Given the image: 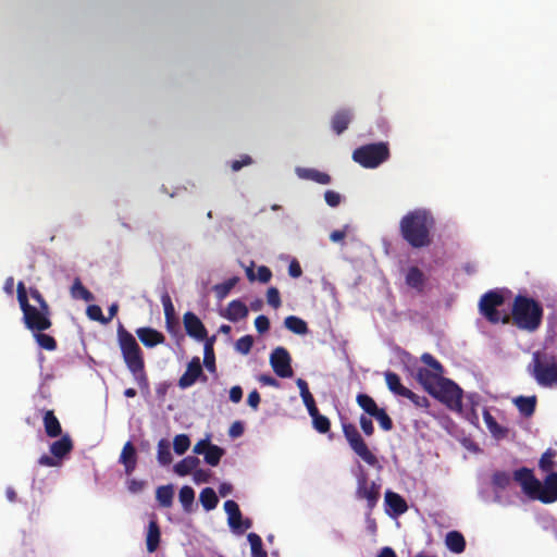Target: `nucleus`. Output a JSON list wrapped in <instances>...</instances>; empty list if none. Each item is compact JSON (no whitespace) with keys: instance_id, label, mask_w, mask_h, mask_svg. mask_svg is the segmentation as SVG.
Wrapping results in <instances>:
<instances>
[{"instance_id":"1","label":"nucleus","mask_w":557,"mask_h":557,"mask_svg":"<svg viewBox=\"0 0 557 557\" xmlns=\"http://www.w3.org/2000/svg\"><path fill=\"white\" fill-rule=\"evenodd\" d=\"M435 219L425 209H414L406 213L399 222L403 239L412 248L429 247L433 242Z\"/></svg>"},{"instance_id":"2","label":"nucleus","mask_w":557,"mask_h":557,"mask_svg":"<svg viewBox=\"0 0 557 557\" xmlns=\"http://www.w3.org/2000/svg\"><path fill=\"white\" fill-rule=\"evenodd\" d=\"M117 341L124 362L141 389L149 387L143 351L135 337L120 324Z\"/></svg>"},{"instance_id":"3","label":"nucleus","mask_w":557,"mask_h":557,"mask_svg":"<svg viewBox=\"0 0 557 557\" xmlns=\"http://www.w3.org/2000/svg\"><path fill=\"white\" fill-rule=\"evenodd\" d=\"M543 307L535 299L517 295L513 299L511 317L513 324L524 331H536L543 320Z\"/></svg>"},{"instance_id":"4","label":"nucleus","mask_w":557,"mask_h":557,"mask_svg":"<svg viewBox=\"0 0 557 557\" xmlns=\"http://www.w3.org/2000/svg\"><path fill=\"white\" fill-rule=\"evenodd\" d=\"M528 369L541 386L550 387L557 384V358L554 354L545 350L533 352Z\"/></svg>"},{"instance_id":"5","label":"nucleus","mask_w":557,"mask_h":557,"mask_svg":"<svg viewBox=\"0 0 557 557\" xmlns=\"http://www.w3.org/2000/svg\"><path fill=\"white\" fill-rule=\"evenodd\" d=\"M387 143L380 141L358 147L352 152V160L366 169H375L389 159Z\"/></svg>"},{"instance_id":"6","label":"nucleus","mask_w":557,"mask_h":557,"mask_svg":"<svg viewBox=\"0 0 557 557\" xmlns=\"http://www.w3.org/2000/svg\"><path fill=\"white\" fill-rule=\"evenodd\" d=\"M505 304L504 295L497 290L492 289L483 294L479 301V311L490 323L508 324L510 315L502 312L498 308Z\"/></svg>"},{"instance_id":"7","label":"nucleus","mask_w":557,"mask_h":557,"mask_svg":"<svg viewBox=\"0 0 557 557\" xmlns=\"http://www.w3.org/2000/svg\"><path fill=\"white\" fill-rule=\"evenodd\" d=\"M342 429L352 451L369 466H379L376 456L369 449L356 425L350 422H342Z\"/></svg>"},{"instance_id":"8","label":"nucleus","mask_w":557,"mask_h":557,"mask_svg":"<svg viewBox=\"0 0 557 557\" xmlns=\"http://www.w3.org/2000/svg\"><path fill=\"white\" fill-rule=\"evenodd\" d=\"M430 395L445 404L451 410H460L462 406V389L450 379H441Z\"/></svg>"},{"instance_id":"9","label":"nucleus","mask_w":557,"mask_h":557,"mask_svg":"<svg viewBox=\"0 0 557 557\" xmlns=\"http://www.w3.org/2000/svg\"><path fill=\"white\" fill-rule=\"evenodd\" d=\"M50 315V308H37L33 306L28 310L23 312V322L25 324V327L32 331L33 333L45 332L49 330L52 325Z\"/></svg>"},{"instance_id":"10","label":"nucleus","mask_w":557,"mask_h":557,"mask_svg":"<svg viewBox=\"0 0 557 557\" xmlns=\"http://www.w3.org/2000/svg\"><path fill=\"white\" fill-rule=\"evenodd\" d=\"M380 485L369 481L366 473H361L357 479L356 497L367 500L369 515L377 505L380 499Z\"/></svg>"},{"instance_id":"11","label":"nucleus","mask_w":557,"mask_h":557,"mask_svg":"<svg viewBox=\"0 0 557 557\" xmlns=\"http://www.w3.org/2000/svg\"><path fill=\"white\" fill-rule=\"evenodd\" d=\"M270 364L280 377H292L294 374L290 355L284 347L278 346L273 349L270 355Z\"/></svg>"},{"instance_id":"12","label":"nucleus","mask_w":557,"mask_h":557,"mask_svg":"<svg viewBox=\"0 0 557 557\" xmlns=\"http://www.w3.org/2000/svg\"><path fill=\"white\" fill-rule=\"evenodd\" d=\"M513 480L520 484L522 491L530 498L534 499L536 492L541 487V482L534 476L529 468H520L513 472Z\"/></svg>"},{"instance_id":"13","label":"nucleus","mask_w":557,"mask_h":557,"mask_svg":"<svg viewBox=\"0 0 557 557\" xmlns=\"http://www.w3.org/2000/svg\"><path fill=\"white\" fill-rule=\"evenodd\" d=\"M201 379L207 381V376L203 374L201 362L199 357H194L187 364L186 371L178 380V386L182 389L193 386L197 380Z\"/></svg>"},{"instance_id":"14","label":"nucleus","mask_w":557,"mask_h":557,"mask_svg":"<svg viewBox=\"0 0 557 557\" xmlns=\"http://www.w3.org/2000/svg\"><path fill=\"white\" fill-rule=\"evenodd\" d=\"M534 499H539L544 504H552L557 500V472H550L545 478Z\"/></svg>"},{"instance_id":"15","label":"nucleus","mask_w":557,"mask_h":557,"mask_svg":"<svg viewBox=\"0 0 557 557\" xmlns=\"http://www.w3.org/2000/svg\"><path fill=\"white\" fill-rule=\"evenodd\" d=\"M186 333L197 341H207L208 332L201 320L194 312H186L183 317Z\"/></svg>"},{"instance_id":"16","label":"nucleus","mask_w":557,"mask_h":557,"mask_svg":"<svg viewBox=\"0 0 557 557\" xmlns=\"http://www.w3.org/2000/svg\"><path fill=\"white\" fill-rule=\"evenodd\" d=\"M136 335L144 346L152 348L160 344H163L165 341L164 335L157 331L156 329L145 326L136 330Z\"/></svg>"},{"instance_id":"17","label":"nucleus","mask_w":557,"mask_h":557,"mask_svg":"<svg viewBox=\"0 0 557 557\" xmlns=\"http://www.w3.org/2000/svg\"><path fill=\"white\" fill-rule=\"evenodd\" d=\"M385 504L391 516H400L408 510L406 500L399 494L392 491L385 493Z\"/></svg>"},{"instance_id":"18","label":"nucleus","mask_w":557,"mask_h":557,"mask_svg":"<svg viewBox=\"0 0 557 557\" xmlns=\"http://www.w3.org/2000/svg\"><path fill=\"white\" fill-rule=\"evenodd\" d=\"M119 461L124 466L127 475L132 474L136 469L137 454L132 442L128 441L124 444Z\"/></svg>"},{"instance_id":"19","label":"nucleus","mask_w":557,"mask_h":557,"mask_svg":"<svg viewBox=\"0 0 557 557\" xmlns=\"http://www.w3.org/2000/svg\"><path fill=\"white\" fill-rule=\"evenodd\" d=\"M60 436L61 438L54 441L50 445L49 450L51 455H53L61 461L65 456H67L73 450L74 444L70 434H64Z\"/></svg>"},{"instance_id":"20","label":"nucleus","mask_w":557,"mask_h":557,"mask_svg":"<svg viewBox=\"0 0 557 557\" xmlns=\"http://www.w3.org/2000/svg\"><path fill=\"white\" fill-rule=\"evenodd\" d=\"M42 423L46 435L55 438L62 435V426L53 410H44Z\"/></svg>"},{"instance_id":"21","label":"nucleus","mask_w":557,"mask_h":557,"mask_svg":"<svg viewBox=\"0 0 557 557\" xmlns=\"http://www.w3.org/2000/svg\"><path fill=\"white\" fill-rule=\"evenodd\" d=\"M416 379L430 394V392H432V389L437 385V382H440L441 379H444V376L429 370L428 368H419Z\"/></svg>"},{"instance_id":"22","label":"nucleus","mask_w":557,"mask_h":557,"mask_svg":"<svg viewBox=\"0 0 557 557\" xmlns=\"http://www.w3.org/2000/svg\"><path fill=\"white\" fill-rule=\"evenodd\" d=\"M248 312L249 311L247 306L243 301L236 299L232 300L227 305V308L225 309V312L222 315L232 322H237L239 320L247 318Z\"/></svg>"},{"instance_id":"23","label":"nucleus","mask_w":557,"mask_h":557,"mask_svg":"<svg viewBox=\"0 0 557 557\" xmlns=\"http://www.w3.org/2000/svg\"><path fill=\"white\" fill-rule=\"evenodd\" d=\"M512 403L515 404L521 416H523L524 418H530L535 412L537 397L536 395L518 396L513 398Z\"/></svg>"},{"instance_id":"24","label":"nucleus","mask_w":557,"mask_h":557,"mask_svg":"<svg viewBox=\"0 0 557 557\" xmlns=\"http://www.w3.org/2000/svg\"><path fill=\"white\" fill-rule=\"evenodd\" d=\"M161 531L158 524L156 516L149 521L147 535H146V546L149 553H153L157 550L160 544Z\"/></svg>"},{"instance_id":"25","label":"nucleus","mask_w":557,"mask_h":557,"mask_svg":"<svg viewBox=\"0 0 557 557\" xmlns=\"http://www.w3.org/2000/svg\"><path fill=\"white\" fill-rule=\"evenodd\" d=\"M425 275L418 267H410L406 273V284L416 289L418 293H422L425 286Z\"/></svg>"},{"instance_id":"26","label":"nucleus","mask_w":557,"mask_h":557,"mask_svg":"<svg viewBox=\"0 0 557 557\" xmlns=\"http://www.w3.org/2000/svg\"><path fill=\"white\" fill-rule=\"evenodd\" d=\"M224 510L227 513V522L232 530L240 529L242 511L235 500L228 499L224 503Z\"/></svg>"},{"instance_id":"27","label":"nucleus","mask_w":557,"mask_h":557,"mask_svg":"<svg viewBox=\"0 0 557 557\" xmlns=\"http://www.w3.org/2000/svg\"><path fill=\"white\" fill-rule=\"evenodd\" d=\"M483 420L492 436L496 440H503L508 435V429L498 424L492 413L485 409L483 411Z\"/></svg>"},{"instance_id":"28","label":"nucleus","mask_w":557,"mask_h":557,"mask_svg":"<svg viewBox=\"0 0 557 557\" xmlns=\"http://www.w3.org/2000/svg\"><path fill=\"white\" fill-rule=\"evenodd\" d=\"M446 547L454 554H461L466 549V540L461 532L449 531L445 536Z\"/></svg>"},{"instance_id":"29","label":"nucleus","mask_w":557,"mask_h":557,"mask_svg":"<svg viewBox=\"0 0 557 557\" xmlns=\"http://www.w3.org/2000/svg\"><path fill=\"white\" fill-rule=\"evenodd\" d=\"M351 121V113L349 110H339L337 111L331 121V126L334 133L341 135L344 133Z\"/></svg>"},{"instance_id":"30","label":"nucleus","mask_w":557,"mask_h":557,"mask_svg":"<svg viewBox=\"0 0 557 557\" xmlns=\"http://www.w3.org/2000/svg\"><path fill=\"white\" fill-rule=\"evenodd\" d=\"M385 383L388 387V389L394 393L395 395L405 397L409 388L405 387L401 382L400 377L397 373L392 371H386L384 374Z\"/></svg>"},{"instance_id":"31","label":"nucleus","mask_w":557,"mask_h":557,"mask_svg":"<svg viewBox=\"0 0 557 557\" xmlns=\"http://www.w3.org/2000/svg\"><path fill=\"white\" fill-rule=\"evenodd\" d=\"M200 463L199 458L195 456H187L174 466V471L180 476H186L190 474Z\"/></svg>"},{"instance_id":"32","label":"nucleus","mask_w":557,"mask_h":557,"mask_svg":"<svg viewBox=\"0 0 557 557\" xmlns=\"http://www.w3.org/2000/svg\"><path fill=\"white\" fill-rule=\"evenodd\" d=\"M296 384L299 388L302 401L308 410V413L313 412L318 409L315 400L309 391L308 383L304 379H297Z\"/></svg>"},{"instance_id":"33","label":"nucleus","mask_w":557,"mask_h":557,"mask_svg":"<svg viewBox=\"0 0 557 557\" xmlns=\"http://www.w3.org/2000/svg\"><path fill=\"white\" fill-rule=\"evenodd\" d=\"M174 490L171 484L161 485L156 491V498L163 508H170L173 504Z\"/></svg>"},{"instance_id":"34","label":"nucleus","mask_w":557,"mask_h":557,"mask_svg":"<svg viewBox=\"0 0 557 557\" xmlns=\"http://www.w3.org/2000/svg\"><path fill=\"white\" fill-rule=\"evenodd\" d=\"M284 325L287 330L298 335H305L309 331L306 321L296 315L286 317Z\"/></svg>"},{"instance_id":"35","label":"nucleus","mask_w":557,"mask_h":557,"mask_svg":"<svg viewBox=\"0 0 557 557\" xmlns=\"http://www.w3.org/2000/svg\"><path fill=\"white\" fill-rule=\"evenodd\" d=\"M356 401L358 406L370 417H373L380 409L375 400L368 394H358Z\"/></svg>"},{"instance_id":"36","label":"nucleus","mask_w":557,"mask_h":557,"mask_svg":"<svg viewBox=\"0 0 557 557\" xmlns=\"http://www.w3.org/2000/svg\"><path fill=\"white\" fill-rule=\"evenodd\" d=\"M309 416L312 418L313 429L321 433L325 434L331 430V421L327 417L320 413L319 409L310 412Z\"/></svg>"},{"instance_id":"37","label":"nucleus","mask_w":557,"mask_h":557,"mask_svg":"<svg viewBox=\"0 0 557 557\" xmlns=\"http://www.w3.org/2000/svg\"><path fill=\"white\" fill-rule=\"evenodd\" d=\"M199 500L207 511L213 510L219 503L216 493L211 487H206L201 491L199 495Z\"/></svg>"},{"instance_id":"38","label":"nucleus","mask_w":557,"mask_h":557,"mask_svg":"<svg viewBox=\"0 0 557 557\" xmlns=\"http://www.w3.org/2000/svg\"><path fill=\"white\" fill-rule=\"evenodd\" d=\"M224 454L225 451L222 447L210 443L203 454L205 461L211 467H216Z\"/></svg>"},{"instance_id":"39","label":"nucleus","mask_w":557,"mask_h":557,"mask_svg":"<svg viewBox=\"0 0 557 557\" xmlns=\"http://www.w3.org/2000/svg\"><path fill=\"white\" fill-rule=\"evenodd\" d=\"M157 459L162 466H169L172 462L171 445L168 440L159 441Z\"/></svg>"},{"instance_id":"40","label":"nucleus","mask_w":557,"mask_h":557,"mask_svg":"<svg viewBox=\"0 0 557 557\" xmlns=\"http://www.w3.org/2000/svg\"><path fill=\"white\" fill-rule=\"evenodd\" d=\"M214 342H215V336L213 335L210 338H207V341L205 343L203 363L209 371L215 370V357H214V350H213Z\"/></svg>"},{"instance_id":"41","label":"nucleus","mask_w":557,"mask_h":557,"mask_svg":"<svg viewBox=\"0 0 557 557\" xmlns=\"http://www.w3.org/2000/svg\"><path fill=\"white\" fill-rule=\"evenodd\" d=\"M247 540L250 544L251 557H268V553L263 548L262 540L257 533H249Z\"/></svg>"},{"instance_id":"42","label":"nucleus","mask_w":557,"mask_h":557,"mask_svg":"<svg viewBox=\"0 0 557 557\" xmlns=\"http://www.w3.org/2000/svg\"><path fill=\"white\" fill-rule=\"evenodd\" d=\"M300 176L307 180H311L313 182H317L319 184H330L331 183V176L327 173L320 172L314 169H304L301 170Z\"/></svg>"},{"instance_id":"43","label":"nucleus","mask_w":557,"mask_h":557,"mask_svg":"<svg viewBox=\"0 0 557 557\" xmlns=\"http://www.w3.org/2000/svg\"><path fill=\"white\" fill-rule=\"evenodd\" d=\"M34 337L36 343L45 350L53 351L57 349L58 344L54 337L44 332H35Z\"/></svg>"},{"instance_id":"44","label":"nucleus","mask_w":557,"mask_h":557,"mask_svg":"<svg viewBox=\"0 0 557 557\" xmlns=\"http://www.w3.org/2000/svg\"><path fill=\"white\" fill-rule=\"evenodd\" d=\"M180 502L184 508L185 511L189 512L191 510L194 500H195V492L194 490L185 485L180 490L178 494Z\"/></svg>"},{"instance_id":"45","label":"nucleus","mask_w":557,"mask_h":557,"mask_svg":"<svg viewBox=\"0 0 557 557\" xmlns=\"http://www.w3.org/2000/svg\"><path fill=\"white\" fill-rule=\"evenodd\" d=\"M238 277L234 276L226 281H224L221 284H216L214 286V292L218 296V298L223 299L225 298L230 292L234 288V286L237 284Z\"/></svg>"},{"instance_id":"46","label":"nucleus","mask_w":557,"mask_h":557,"mask_svg":"<svg viewBox=\"0 0 557 557\" xmlns=\"http://www.w3.org/2000/svg\"><path fill=\"white\" fill-rule=\"evenodd\" d=\"M161 302H162L163 309H164L166 327L170 329V323L172 321H174L175 310H174V306L172 304L171 297L169 296L168 293H164L161 296Z\"/></svg>"},{"instance_id":"47","label":"nucleus","mask_w":557,"mask_h":557,"mask_svg":"<svg viewBox=\"0 0 557 557\" xmlns=\"http://www.w3.org/2000/svg\"><path fill=\"white\" fill-rule=\"evenodd\" d=\"M190 446V440L186 434H178L174 437L173 447L177 455H183Z\"/></svg>"},{"instance_id":"48","label":"nucleus","mask_w":557,"mask_h":557,"mask_svg":"<svg viewBox=\"0 0 557 557\" xmlns=\"http://www.w3.org/2000/svg\"><path fill=\"white\" fill-rule=\"evenodd\" d=\"M253 337L245 335L238 338L235 343V349L242 355H248L253 346Z\"/></svg>"},{"instance_id":"49","label":"nucleus","mask_w":557,"mask_h":557,"mask_svg":"<svg viewBox=\"0 0 557 557\" xmlns=\"http://www.w3.org/2000/svg\"><path fill=\"white\" fill-rule=\"evenodd\" d=\"M556 457V450L548 448L542 456L539 461V467L542 471L548 472L552 470L554 466L553 459Z\"/></svg>"},{"instance_id":"50","label":"nucleus","mask_w":557,"mask_h":557,"mask_svg":"<svg viewBox=\"0 0 557 557\" xmlns=\"http://www.w3.org/2000/svg\"><path fill=\"white\" fill-rule=\"evenodd\" d=\"M421 361L429 367L428 368L429 370H432V371L436 372L437 374L443 375L444 367L431 354L424 352L421 356Z\"/></svg>"},{"instance_id":"51","label":"nucleus","mask_w":557,"mask_h":557,"mask_svg":"<svg viewBox=\"0 0 557 557\" xmlns=\"http://www.w3.org/2000/svg\"><path fill=\"white\" fill-rule=\"evenodd\" d=\"M16 292H17V300L20 304V308H21L22 312H25L33 306L28 301V293H27L25 284L23 282L17 283Z\"/></svg>"},{"instance_id":"52","label":"nucleus","mask_w":557,"mask_h":557,"mask_svg":"<svg viewBox=\"0 0 557 557\" xmlns=\"http://www.w3.org/2000/svg\"><path fill=\"white\" fill-rule=\"evenodd\" d=\"M372 418H374L379 422L380 426L384 431H391L394 426L393 420L383 408H380Z\"/></svg>"},{"instance_id":"53","label":"nucleus","mask_w":557,"mask_h":557,"mask_svg":"<svg viewBox=\"0 0 557 557\" xmlns=\"http://www.w3.org/2000/svg\"><path fill=\"white\" fill-rule=\"evenodd\" d=\"M72 294L74 297H79L86 301L92 299V294L82 284L79 278H76L72 286Z\"/></svg>"},{"instance_id":"54","label":"nucleus","mask_w":557,"mask_h":557,"mask_svg":"<svg viewBox=\"0 0 557 557\" xmlns=\"http://www.w3.org/2000/svg\"><path fill=\"white\" fill-rule=\"evenodd\" d=\"M86 313L90 320L101 322L102 324H107L109 319H107L101 308L98 305H90L87 307Z\"/></svg>"},{"instance_id":"55","label":"nucleus","mask_w":557,"mask_h":557,"mask_svg":"<svg viewBox=\"0 0 557 557\" xmlns=\"http://www.w3.org/2000/svg\"><path fill=\"white\" fill-rule=\"evenodd\" d=\"M511 481V476L506 471H497L493 474V484L499 488H506Z\"/></svg>"},{"instance_id":"56","label":"nucleus","mask_w":557,"mask_h":557,"mask_svg":"<svg viewBox=\"0 0 557 557\" xmlns=\"http://www.w3.org/2000/svg\"><path fill=\"white\" fill-rule=\"evenodd\" d=\"M267 302L274 309H278L282 305L280 292L276 287H270L267 292Z\"/></svg>"},{"instance_id":"57","label":"nucleus","mask_w":557,"mask_h":557,"mask_svg":"<svg viewBox=\"0 0 557 557\" xmlns=\"http://www.w3.org/2000/svg\"><path fill=\"white\" fill-rule=\"evenodd\" d=\"M405 398H408L409 400H411L419 408H428L429 407V399L425 396H419L410 389L405 395Z\"/></svg>"},{"instance_id":"58","label":"nucleus","mask_w":557,"mask_h":557,"mask_svg":"<svg viewBox=\"0 0 557 557\" xmlns=\"http://www.w3.org/2000/svg\"><path fill=\"white\" fill-rule=\"evenodd\" d=\"M359 422H360V428H361L362 432L367 436H372L374 433V425H373L371 418H369L364 414H361Z\"/></svg>"},{"instance_id":"59","label":"nucleus","mask_w":557,"mask_h":557,"mask_svg":"<svg viewBox=\"0 0 557 557\" xmlns=\"http://www.w3.org/2000/svg\"><path fill=\"white\" fill-rule=\"evenodd\" d=\"M255 326L258 333L263 334L270 329V320L267 315H258L255 320Z\"/></svg>"},{"instance_id":"60","label":"nucleus","mask_w":557,"mask_h":557,"mask_svg":"<svg viewBox=\"0 0 557 557\" xmlns=\"http://www.w3.org/2000/svg\"><path fill=\"white\" fill-rule=\"evenodd\" d=\"M324 199H325V202L330 206V207H337L341 201H342V196L334 191V190H326L325 194H324Z\"/></svg>"},{"instance_id":"61","label":"nucleus","mask_w":557,"mask_h":557,"mask_svg":"<svg viewBox=\"0 0 557 557\" xmlns=\"http://www.w3.org/2000/svg\"><path fill=\"white\" fill-rule=\"evenodd\" d=\"M29 296L37 302V308H50L42 294L35 287L29 288Z\"/></svg>"},{"instance_id":"62","label":"nucleus","mask_w":557,"mask_h":557,"mask_svg":"<svg viewBox=\"0 0 557 557\" xmlns=\"http://www.w3.org/2000/svg\"><path fill=\"white\" fill-rule=\"evenodd\" d=\"M272 277L271 270L265 265H260L258 268V274L256 275V280L261 283H268Z\"/></svg>"},{"instance_id":"63","label":"nucleus","mask_w":557,"mask_h":557,"mask_svg":"<svg viewBox=\"0 0 557 557\" xmlns=\"http://www.w3.org/2000/svg\"><path fill=\"white\" fill-rule=\"evenodd\" d=\"M146 482L137 479H131L127 481V488L131 493L136 494L145 488Z\"/></svg>"},{"instance_id":"64","label":"nucleus","mask_w":557,"mask_h":557,"mask_svg":"<svg viewBox=\"0 0 557 557\" xmlns=\"http://www.w3.org/2000/svg\"><path fill=\"white\" fill-rule=\"evenodd\" d=\"M38 463L40 466H45V467H58L61 465V461L58 458H55L53 455H51V456L42 455L38 459Z\"/></svg>"}]
</instances>
